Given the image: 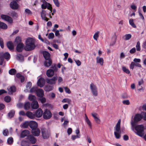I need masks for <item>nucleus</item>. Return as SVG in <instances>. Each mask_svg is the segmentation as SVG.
I'll list each match as a JSON object with an SVG mask.
<instances>
[{
	"instance_id": "nucleus-30",
	"label": "nucleus",
	"mask_w": 146,
	"mask_h": 146,
	"mask_svg": "<svg viewBox=\"0 0 146 146\" xmlns=\"http://www.w3.org/2000/svg\"><path fill=\"white\" fill-rule=\"evenodd\" d=\"M7 46L8 48L10 50H13L14 48V47L13 43L11 42H9L7 43Z\"/></svg>"
},
{
	"instance_id": "nucleus-11",
	"label": "nucleus",
	"mask_w": 146,
	"mask_h": 146,
	"mask_svg": "<svg viewBox=\"0 0 146 146\" xmlns=\"http://www.w3.org/2000/svg\"><path fill=\"white\" fill-rule=\"evenodd\" d=\"M57 77L56 76L50 79H46V82L50 84H55L56 81L57 80Z\"/></svg>"
},
{
	"instance_id": "nucleus-17",
	"label": "nucleus",
	"mask_w": 146,
	"mask_h": 146,
	"mask_svg": "<svg viewBox=\"0 0 146 146\" xmlns=\"http://www.w3.org/2000/svg\"><path fill=\"white\" fill-rule=\"evenodd\" d=\"M43 114L42 111L40 108H39L36 110L35 113V116L37 117H40Z\"/></svg>"
},
{
	"instance_id": "nucleus-23",
	"label": "nucleus",
	"mask_w": 146,
	"mask_h": 146,
	"mask_svg": "<svg viewBox=\"0 0 146 146\" xmlns=\"http://www.w3.org/2000/svg\"><path fill=\"white\" fill-rule=\"evenodd\" d=\"M40 131L38 128L33 129L32 131V134L35 136H38L40 133Z\"/></svg>"
},
{
	"instance_id": "nucleus-22",
	"label": "nucleus",
	"mask_w": 146,
	"mask_h": 146,
	"mask_svg": "<svg viewBox=\"0 0 146 146\" xmlns=\"http://www.w3.org/2000/svg\"><path fill=\"white\" fill-rule=\"evenodd\" d=\"M28 139L29 140L30 142L32 143H35L36 142V139L32 135L29 136L28 137Z\"/></svg>"
},
{
	"instance_id": "nucleus-26",
	"label": "nucleus",
	"mask_w": 146,
	"mask_h": 146,
	"mask_svg": "<svg viewBox=\"0 0 146 146\" xmlns=\"http://www.w3.org/2000/svg\"><path fill=\"white\" fill-rule=\"evenodd\" d=\"M29 132L28 130H25L21 132V137L22 138H24L29 134Z\"/></svg>"
},
{
	"instance_id": "nucleus-56",
	"label": "nucleus",
	"mask_w": 146,
	"mask_h": 146,
	"mask_svg": "<svg viewBox=\"0 0 146 146\" xmlns=\"http://www.w3.org/2000/svg\"><path fill=\"white\" fill-rule=\"evenodd\" d=\"M32 86L31 83L29 82L28 83L27 85H26V88L27 90L29 89Z\"/></svg>"
},
{
	"instance_id": "nucleus-29",
	"label": "nucleus",
	"mask_w": 146,
	"mask_h": 146,
	"mask_svg": "<svg viewBox=\"0 0 146 146\" xmlns=\"http://www.w3.org/2000/svg\"><path fill=\"white\" fill-rule=\"evenodd\" d=\"M8 90L9 93V94H11L13 92L15 91L16 88L15 86H13L10 87L9 88H8Z\"/></svg>"
},
{
	"instance_id": "nucleus-5",
	"label": "nucleus",
	"mask_w": 146,
	"mask_h": 146,
	"mask_svg": "<svg viewBox=\"0 0 146 146\" xmlns=\"http://www.w3.org/2000/svg\"><path fill=\"white\" fill-rule=\"evenodd\" d=\"M41 133L43 138L44 139L48 138L50 135V130L44 127L41 128Z\"/></svg>"
},
{
	"instance_id": "nucleus-42",
	"label": "nucleus",
	"mask_w": 146,
	"mask_h": 146,
	"mask_svg": "<svg viewBox=\"0 0 146 146\" xmlns=\"http://www.w3.org/2000/svg\"><path fill=\"white\" fill-rule=\"evenodd\" d=\"M29 125V123L28 122H25L23 123L21 125V127H22L24 128H27Z\"/></svg>"
},
{
	"instance_id": "nucleus-57",
	"label": "nucleus",
	"mask_w": 146,
	"mask_h": 146,
	"mask_svg": "<svg viewBox=\"0 0 146 146\" xmlns=\"http://www.w3.org/2000/svg\"><path fill=\"white\" fill-rule=\"evenodd\" d=\"M8 133H9L7 129H5L3 131V134L4 136H7Z\"/></svg>"
},
{
	"instance_id": "nucleus-62",
	"label": "nucleus",
	"mask_w": 146,
	"mask_h": 146,
	"mask_svg": "<svg viewBox=\"0 0 146 146\" xmlns=\"http://www.w3.org/2000/svg\"><path fill=\"white\" fill-rule=\"evenodd\" d=\"M39 100L42 103H44L46 102V99L44 98H40Z\"/></svg>"
},
{
	"instance_id": "nucleus-10",
	"label": "nucleus",
	"mask_w": 146,
	"mask_h": 146,
	"mask_svg": "<svg viewBox=\"0 0 146 146\" xmlns=\"http://www.w3.org/2000/svg\"><path fill=\"white\" fill-rule=\"evenodd\" d=\"M13 1L10 3L11 7L13 9H17L19 7V5L16 1L17 0H12Z\"/></svg>"
},
{
	"instance_id": "nucleus-41",
	"label": "nucleus",
	"mask_w": 146,
	"mask_h": 146,
	"mask_svg": "<svg viewBox=\"0 0 146 146\" xmlns=\"http://www.w3.org/2000/svg\"><path fill=\"white\" fill-rule=\"evenodd\" d=\"M136 50L137 51H139L141 50V47L140 46V43L139 41L137 42V44L136 46Z\"/></svg>"
},
{
	"instance_id": "nucleus-6",
	"label": "nucleus",
	"mask_w": 146,
	"mask_h": 146,
	"mask_svg": "<svg viewBox=\"0 0 146 146\" xmlns=\"http://www.w3.org/2000/svg\"><path fill=\"white\" fill-rule=\"evenodd\" d=\"M10 57L9 54L8 52L0 53V65H2L4 60V58L7 59H9Z\"/></svg>"
},
{
	"instance_id": "nucleus-58",
	"label": "nucleus",
	"mask_w": 146,
	"mask_h": 146,
	"mask_svg": "<svg viewBox=\"0 0 146 146\" xmlns=\"http://www.w3.org/2000/svg\"><path fill=\"white\" fill-rule=\"evenodd\" d=\"M64 89L66 92L69 94L71 93V91H70V89L67 87H64Z\"/></svg>"
},
{
	"instance_id": "nucleus-46",
	"label": "nucleus",
	"mask_w": 146,
	"mask_h": 146,
	"mask_svg": "<svg viewBox=\"0 0 146 146\" xmlns=\"http://www.w3.org/2000/svg\"><path fill=\"white\" fill-rule=\"evenodd\" d=\"M10 15L13 18H17L18 17L17 13L14 12H12Z\"/></svg>"
},
{
	"instance_id": "nucleus-8",
	"label": "nucleus",
	"mask_w": 146,
	"mask_h": 146,
	"mask_svg": "<svg viewBox=\"0 0 146 146\" xmlns=\"http://www.w3.org/2000/svg\"><path fill=\"white\" fill-rule=\"evenodd\" d=\"M43 118L45 119H49L52 116V114L48 110L46 109L43 114Z\"/></svg>"
},
{
	"instance_id": "nucleus-53",
	"label": "nucleus",
	"mask_w": 146,
	"mask_h": 146,
	"mask_svg": "<svg viewBox=\"0 0 146 146\" xmlns=\"http://www.w3.org/2000/svg\"><path fill=\"white\" fill-rule=\"evenodd\" d=\"M54 37V35L52 33H50L48 36V38L49 39H52Z\"/></svg>"
},
{
	"instance_id": "nucleus-40",
	"label": "nucleus",
	"mask_w": 146,
	"mask_h": 146,
	"mask_svg": "<svg viewBox=\"0 0 146 146\" xmlns=\"http://www.w3.org/2000/svg\"><path fill=\"white\" fill-rule=\"evenodd\" d=\"M129 24L133 28L136 27V26L133 23V20L132 19H130L129 20Z\"/></svg>"
},
{
	"instance_id": "nucleus-44",
	"label": "nucleus",
	"mask_w": 146,
	"mask_h": 146,
	"mask_svg": "<svg viewBox=\"0 0 146 146\" xmlns=\"http://www.w3.org/2000/svg\"><path fill=\"white\" fill-rule=\"evenodd\" d=\"M15 42L17 44L20 43H22L21 42V38L19 36L15 38Z\"/></svg>"
},
{
	"instance_id": "nucleus-21",
	"label": "nucleus",
	"mask_w": 146,
	"mask_h": 146,
	"mask_svg": "<svg viewBox=\"0 0 146 146\" xmlns=\"http://www.w3.org/2000/svg\"><path fill=\"white\" fill-rule=\"evenodd\" d=\"M24 45L22 43H20L17 44V50L18 52L22 51L24 47Z\"/></svg>"
},
{
	"instance_id": "nucleus-4",
	"label": "nucleus",
	"mask_w": 146,
	"mask_h": 146,
	"mask_svg": "<svg viewBox=\"0 0 146 146\" xmlns=\"http://www.w3.org/2000/svg\"><path fill=\"white\" fill-rule=\"evenodd\" d=\"M142 118V115L139 114H137L135 115L133 118V120H132L131 122V129L134 131V126L137 123L140 121Z\"/></svg>"
},
{
	"instance_id": "nucleus-45",
	"label": "nucleus",
	"mask_w": 146,
	"mask_h": 146,
	"mask_svg": "<svg viewBox=\"0 0 146 146\" xmlns=\"http://www.w3.org/2000/svg\"><path fill=\"white\" fill-rule=\"evenodd\" d=\"M13 138L10 137L8 138L7 142L8 144L11 145L13 142Z\"/></svg>"
},
{
	"instance_id": "nucleus-33",
	"label": "nucleus",
	"mask_w": 146,
	"mask_h": 146,
	"mask_svg": "<svg viewBox=\"0 0 146 146\" xmlns=\"http://www.w3.org/2000/svg\"><path fill=\"white\" fill-rule=\"evenodd\" d=\"M17 71L15 69L12 68L9 71V73L11 75H14L16 73Z\"/></svg>"
},
{
	"instance_id": "nucleus-24",
	"label": "nucleus",
	"mask_w": 146,
	"mask_h": 146,
	"mask_svg": "<svg viewBox=\"0 0 146 146\" xmlns=\"http://www.w3.org/2000/svg\"><path fill=\"white\" fill-rule=\"evenodd\" d=\"M26 115L29 118L32 119H34L35 117V114L30 111L27 112L26 113Z\"/></svg>"
},
{
	"instance_id": "nucleus-48",
	"label": "nucleus",
	"mask_w": 146,
	"mask_h": 146,
	"mask_svg": "<svg viewBox=\"0 0 146 146\" xmlns=\"http://www.w3.org/2000/svg\"><path fill=\"white\" fill-rule=\"evenodd\" d=\"M43 2L44 3L41 5V8L42 9H46V8H47V5L46 3V2L44 0Z\"/></svg>"
},
{
	"instance_id": "nucleus-52",
	"label": "nucleus",
	"mask_w": 146,
	"mask_h": 146,
	"mask_svg": "<svg viewBox=\"0 0 146 146\" xmlns=\"http://www.w3.org/2000/svg\"><path fill=\"white\" fill-rule=\"evenodd\" d=\"M54 3L55 5L57 7H59L60 6V3L58 0H53Z\"/></svg>"
},
{
	"instance_id": "nucleus-15",
	"label": "nucleus",
	"mask_w": 146,
	"mask_h": 146,
	"mask_svg": "<svg viewBox=\"0 0 146 146\" xmlns=\"http://www.w3.org/2000/svg\"><path fill=\"white\" fill-rule=\"evenodd\" d=\"M30 126L32 130L37 128L38 124L35 121H31L30 122Z\"/></svg>"
},
{
	"instance_id": "nucleus-18",
	"label": "nucleus",
	"mask_w": 146,
	"mask_h": 146,
	"mask_svg": "<svg viewBox=\"0 0 146 146\" xmlns=\"http://www.w3.org/2000/svg\"><path fill=\"white\" fill-rule=\"evenodd\" d=\"M96 62L97 63L99 64L101 66L103 65L104 60L103 58L97 56L96 58Z\"/></svg>"
},
{
	"instance_id": "nucleus-3",
	"label": "nucleus",
	"mask_w": 146,
	"mask_h": 146,
	"mask_svg": "<svg viewBox=\"0 0 146 146\" xmlns=\"http://www.w3.org/2000/svg\"><path fill=\"white\" fill-rule=\"evenodd\" d=\"M120 122L121 120L119 119L114 128V135L115 137L117 139H119L121 136Z\"/></svg>"
},
{
	"instance_id": "nucleus-37",
	"label": "nucleus",
	"mask_w": 146,
	"mask_h": 146,
	"mask_svg": "<svg viewBox=\"0 0 146 146\" xmlns=\"http://www.w3.org/2000/svg\"><path fill=\"white\" fill-rule=\"evenodd\" d=\"M131 37V35L130 34H126L124 36V39L125 40H127L129 39Z\"/></svg>"
},
{
	"instance_id": "nucleus-39",
	"label": "nucleus",
	"mask_w": 146,
	"mask_h": 146,
	"mask_svg": "<svg viewBox=\"0 0 146 146\" xmlns=\"http://www.w3.org/2000/svg\"><path fill=\"white\" fill-rule=\"evenodd\" d=\"M57 84L58 85H60L63 81V79L60 76L57 77Z\"/></svg>"
},
{
	"instance_id": "nucleus-34",
	"label": "nucleus",
	"mask_w": 146,
	"mask_h": 146,
	"mask_svg": "<svg viewBox=\"0 0 146 146\" xmlns=\"http://www.w3.org/2000/svg\"><path fill=\"white\" fill-rule=\"evenodd\" d=\"M122 70L126 74H129L130 73V71L125 66H122Z\"/></svg>"
},
{
	"instance_id": "nucleus-19",
	"label": "nucleus",
	"mask_w": 146,
	"mask_h": 146,
	"mask_svg": "<svg viewBox=\"0 0 146 146\" xmlns=\"http://www.w3.org/2000/svg\"><path fill=\"white\" fill-rule=\"evenodd\" d=\"M84 120L85 122H86L87 124L88 125L90 128V129H91L92 128V124L91 123V122L90 121V120L88 118V117L85 114V117L84 118Z\"/></svg>"
},
{
	"instance_id": "nucleus-63",
	"label": "nucleus",
	"mask_w": 146,
	"mask_h": 146,
	"mask_svg": "<svg viewBox=\"0 0 146 146\" xmlns=\"http://www.w3.org/2000/svg\"><path fill=\"white\" fill-rule=\"evenodd\" d=\"M134 62H135V63L136 62H139V63L141 62V60L139 58H135L133 60Z\"/></svg>"
},
{
	"instance_id": "nucleus-36",
	"label": "nucleus",
	"mask_w": 146,
	"mask_h": 146,
	"mask_svg": "<svg viewBox=\"0 0 146 146\" xmlns=\"http://www.w3.org/2000/svg\"><path fill=\"white\" fill-rule=\"evenodd\" d=\"M30 107V104L29 102L26 103L24 106V108L26 110H29Z\"/></svg>"
},
{
	"instance_id": "nucleus-2",
	"label": "nucleus",
	"mask_w": 146,
	"mask_h": 146,
	"mask_svg": "<svg viewBox=\"0 0 146 146\" xmlns=\"http://www.w3.org/2000/svg\"><path fill=\"white\" fill-rule=\"evenodd\" d=\"M134 129L136 131L135 133L137 135L141 137L144 136L145 134V127L143 125H135L133 128V129Z\"/></svg>"
},
{
	"instance_id": "nucleus-49",
	"label": "nucleus",
	"mask_w": 146,
	"mask_h": 146,
	"mask_svg": "<svg viewBox=\"0 0 146 146\" xmlns=\"http://www.w3.org/2000/svg\"><path fill=\"white\" fill-rule=\"evenodd\" d=\"M23 56L20 54H19L17 55V59L19 60H23Z\"/></svg>"
},
{
	"instance_id": "nucleus-16",
	"label": "nucleus",
	"mask_w": 146,
	"mask_h": 146,
	"mask_svg": "<svg viewBox=\"0 0 146 146\" xmlns=\"http://www.w3.org/2000/svg\"><path fill=\"white\" fill-rule=\"evenodd\" d=\"M92 115L94 117L96 122L98 124H100V120L99 118L98 115L96 113H92Z\"/></svg>"
},
{
	"instance_id": "nucleus-61",
	"label": "nucleus",
	"mask_w": 146,
	"mask_h": 146,
	"mask_svg": "<svg viewBox=\"0 0 146 146\" xmlns=\"http://www.w3.org/2000/svg\"><path fill=\"white\" fill-rule=\"evenodd\" d=\"M135 66V63L134 62H132L130 65V68L133 69Z\"/></svg>"
},
{
	"instance_id": "nucleus-20",
	"label": "nucleus",
	"mask_w": 146,
	"mask_h": 146,
	"mask_svg": "<svg viewBox=\"0 0 146 146\" xmlns=\"http://www.w3.org/2000/svg\"><path fill=\"white\" fill-rule=\"evenodd\" d=\"M37 96L39 97H42L44 95L43 91L41 89H37L36 90Z\"/></svg>"
},
{
	"instance_id": "nucleus-32",
	"label": "nucleus",
	"mask_w": 146,
	"mask_h": 146,
	"mask_svg": "<svg viewBox=\"0 0 146 146\" xmlns=\"http://www.w3.org/2000/svg\"><path fill=\"white\" fill-rule=\"evenodd\" d=\"M100 32L99 31H97L96 32L94 35L93 38L96 41H97L98 38L99 37V34Z\"/></svg>"
},
{
	"instance_id": "nucleus-9",
	"label": "nucleus",
	"mask_w": 146,
	"mask_h": 146,
	"mask_svg": "<svg viewBox=\"0 0 146 146\" xmlns=\"http://www.w3.org/2000/svg\"><path fill=\"white\" fill-rule=\"evenodd\" d=\"M90 88L93 95L95 96H97L98 95V91L96 85L93 83H91L90 85Z\"/></svg>"
},
{
	"instance_id": "nucleus-13",
	"label": "nucleus",
	"mask_w": 146,
	"mask_h": 146,
	"mask_svg": "<svg viewBox=\"0 0 146 146\" xmlns=\"http://www.w3.org/2000/svg\"><path fill=\"white\" fill-rule=\"evenodd\" d=\"M41 17L42 19L45 21H48L49 20V19L46 17V12L45 10H42L41 12L40 13Z\"/></svg>"
},
{
	"instance_id": "nucleus-55",
	"label": "nucleus",
	"mask_w": 146,
	"mask_h": 146,
	"mask_svg": "<svg viewBox=\"0 0 146 146\" xmlns=\"http://www.w3.org/2000/svg\"><path fill=\"white\" fill-rule=\"evenodd\" d=\"M122 103L126 105H129L130 104V102L128 100H123Z\"/></svg>"
},
{
	"instance_id": "nucleus-28",
	"label": "nucleus",
	"mask_w": 146,
	"mask_h": 146,
	"mask_svg": "<svg viewBox=\"0 0 146 146\" xmlns=\"http://www.w3.org/2000/svg\"><path fill=\"white\" fill-rule=\"evenodd\" d=\"M46 60L44 63L45 66L46 67L50 66L52 64L51 60L50 59Z\"/></svg>"
},
{
	"instance_id": "nucleus-25",
	"label": "nucleus",
	"mask_w": 146,
	"mask_h": 146,
	"mask_svg": "<svg viewBox=\"0 0 146 146\" xmlns=\"http://www.w3.org/2000/svg\"><path fill=\"white\" fill-rule=\"evenodd\" d=\"M43 54L45 59L46 60L49 59L50 57V53L47 51H44L43 52Z\"/></svg>"
},
{
	"instance_id": "nucleus-60",
	"label": "nucleus",
	"mask_w": 146,
	"mask_h": 146,
	"mask_svg": "<svg viewBox=\"0 0 146 146\" xmlns=\"http://www.w3.org/2000/svg\"><path fill=\"white\" fill-rule=\"evenodd\" d=\"M52 87L50 86H46L45 87V89L46 91H50L52 90Z\"/></svg>"
},
{
	"instance_id": "nucleus-12",
	"label": "nucleus",
	"mask_w": 146,
	"mask_h": 146,
	"mask_svg": "<svg viewBox=\"0 0 146 146\" xmlns=\"http://www.w3.org/2000/svg\"><path fill=\"white\" fill-rule=\"evenodd\" d=\"M1 18L7 21L10 23H12L13 22V20L12 18L5 15H2L1 16Z\"/></svg>"
},
{
	"instance_id": "nucleus-43",
	"label": "nucleus",
	"mask_w": 146,
	"mask_h": 146,
	"mask_svg": "<svg viewBox=\"0 0 146 146\" xmlns=\"http://www.w3.org/2000/svg\"><path fill=\"white\" fill-rule=\"evenodd\" d=\"M46 3L47 5V9L51 11L50 13H51L52 9V7L50 3L47 2H46Z\"/></svg>"
},
{
	"instance_id": "nucleus-14",
	"label": "nucleus",
	"mask_w": 146,
	"mask_h": 146,
	"mask_svg": "<svg viewBox=\"0 0 146 146\" xmlns=\"http://www.w3.org/2000/svg\"><path fill=\"white\" fill-rule=\"evenodd\" d=\"M45 82L44 79L42 78H40L37 82L38 85L40 87H42L44 85Z\"/></svg>"
},
{
	"instance_id": "nucleus-35",
	"label": "nucleus",
	"mask_w": 146,
	"mask_h": 146,
	"mask_svg": "<svg viewBox=\"0 0 146 146\" xmlns=\"http://www.w3.org/2000/svg\"><path fill=\"white\" fill-rule=\"evenodd\" d=\"M29 99L31 101H32L33 102L35 101L36 97L34 95H30L29 96Z\"/></svg>"
},
{
	"instance_id": "nucleus-59",
	"label": "nucleus",
	"mask_w": 146,
	"mask_h": 146,
	"mask_svg": "<svg viewBox=\"0 0 146 146\" xmlns=\"http://www.w3.org/2000/svg\"><path fill=\"white\" fill-rule=\"evenodd\" d=\"M0 45L1 47L3 48L4 47L3 40L2 38H0Z\"/></svg>"
},
{
	"instance_id": "nucleus-31",
	"label": "nucleus",
	"mask_w": 146,
	"mask_h": 146,
	"mask_svg": "<svg viewBox=\"0 0 146 146\" xmlns=\"http://www.w3.org/2000/svg\"><path fill=\"white\" fill-rule=\"evenodd\" d=\"M7 26L5 23L0 21V28L5 29H7Z\"/></svg>"
},
{
	"instance_id": "nucleus-47",
	"label": "nucleus",
	"mask_w": 146,
	"mask_h": 146,
	"mask_svg": "<svg viewBox=\"0 0 146 146\" xmlns=\"http://www.w3.org/2000/svg\"><path fill=\"white\" fill-rule=\"evenodd\" d=\"M15 114V111H14L12 110L10 111V112L8 114V116L10 117L11 118L13 117Z\"/></svg>"
},
{
	"instance_id": "nucleus-51",
	"label": "nucleus",
	"mask_w": 146,
	"mask_h": 146,
	"mask_svg": "<svg viewBox=\"0 0 146 146\" xmlns=\"http://www.w3.org/2000/svg\"><path fill=\"white\" fill-rule=\"evenodd\" d=\"M80 137V135H72L71 137V139L73 140H74L76 138H79Z\"/></svg>"
},
{
	"instance_id": "nucleus-38",
	"label": "nucleus",
	"mask_w": 146,
	"mask_h": 146,
	"mask_svg": "<svg viewBox=\"0 0 146 146\" xmlns=\"http://www.w3.org/2000/svg\"><path fill=\"white\" fill-rule=\"evenodd\" d=\"M62 102L63 103H67L68 104H70L71 103V101L69 99H64L62 100Z\"/></svg>"
},
{
	"instance_id": "nucleus-7",
	"label": "nucleus",
	"mask_w": 146,
	"mask_h": 146,
	"mask_svg": "<svg viewBox=\"0 0 146 146\" xmlns=\"http://www.w3.org/2000/svg\"><path fill=\"white\" fill-rule=\"evenodd\" d=\"M54 70L50 69L48 70L46 72V74L47 76L49 77H52L54 74V71H56L57 70V68L55 66L54 67H52Z\"/></svg>"
},
{
	"instance_id": "nucleus-50",
	"label": "nucleus",
	"mask_w": 146,
	"mask_h": 146,
	"mask_svg": "<svg viewBox=\"0 0 146 146\" xmlns=\"http://www.w3.org/2000/svg\"><path fill=\"white\" fill-rule=\"evenodd\" d=\"M4 100L6 102H9L11 100V97L9 96H6L4 98Z\"/></svg>"
},
{
	"instance_id": "nucleus-64",
	"label": "nucleus",
	"mask_w": 146,
	"mask_h": 146,
	"mask_svg": "<svg viewBox=\"0 0 146 146\" xmlns=\"http://www.w3.org/2000/svg\"><path fill=\"white\" fill-rule=\"evenodd\" d=\"M72 132V129L71 128H68L67 130V133L68 135H70Z\"/></svg>"
},
{
	"instance_id": "nucleus-1",
	"label": "nucleus",
	"mask_w": 146,
	"mask_h": 146,
	"mask_svg": "<svg viewBox=\"0 0 146 146\" xmlns=\"http://www.w3.org/2000/svg\"><path fill=\"white\" fill-rule=\"evenodd\" d=\"M36 46L35 44V41L32 38H28L25 40V46L24 47L25 50L29 51L34 50Z\"/></svg>"
},
{
	"instance_id": "nucleus-54",
	"label": "nucleus",
	"mask_w": 146,
	"mask_h": 146,
	"mask_svg": "<svg viewBox=\"0 0 146 146\" xmlns=\"http://www.w3.org/2000/svg\"><path fill=\"white\" fill-rule=\"evenodd\" d=\"M38 38L41 41L43 42H46L47 43V42H48V41L46 39H45L44 40L41 37V36L40 35H38Z\"/></svg>"
},
{
	"instance_id": "nucleus-27",
	"label": "nucleus",
	"mask_w": 146,
	"mask_h": 146,
	"mask_svg": "<svg viewBox=\"0 0 146 146\" xmlns=\"http://www.w3.org/2000/svg\"><path fill=\"white\" fill-rule=\"evenodd\" d=\"M31 106L33 109H36L39 107V105L37 102L36 101L33 102Z\"/></svg>"
}]
</instances>
